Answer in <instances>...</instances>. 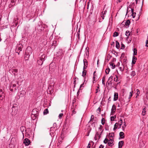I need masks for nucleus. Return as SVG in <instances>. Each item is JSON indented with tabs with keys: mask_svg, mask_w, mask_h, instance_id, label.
I'll return each mask as SVG.
<instances>
[{
	"mask_svg": "<svg viewBox=\"0 0 148 148\" xmlns=\"http://www.w3.org/2000/svg\"><path fill=\"white\" fill-rule=\"evenodd\" d=\"M126 40L128 41V42H130L131 41V40L130 39H129L128 36H127L126 38Z\"/></svg>",
	"mask_w": 148,
	"mask_h": 148,
	"instance_id": "nucleus-39",
	"label": "nucleus"
},
{
	"mask_svg": "<svg viewBox=\"0 0 148 148\" xmlns=\"http://www.w3.org/2000/svg\"><path fill=\"white\" fill-rule=\"evenodd\" d=\"M91 128H90V130H88V132H87V136H89V133H90V132L91 131Z\"/></svg>",
	"mask_w": 148,
	"mask_h": 148,
	"instance_id": "nucleus-40",
	"label": "nucleus"
},
{
	"mask_svg": "<svg viewBox=\"0 0 148 148\" xmlns=\"http://www.w3.org/2000/svg\"><path fill=\"white\" fill-rule=\"evenodd\" d=\"M105 130H109V127L108 126L105 127Z\"/></svg>",
	"mask_w": 148,
	"mask_h": 148,
	"instance_id": "nucleus-53",
	"label": "nucleus"
},
{
	"mask_svg": "<svg viewBox=\"0 0 148 148\" xmlns=\"http://www.w3.org/2000/svg\"><path fill=\"white\" fill-rule=\"evenodd\" d=\"M9 72L11 73H12L15 75L16 73L18 72V69H12L9 70Z\"/></svg>",
	"mask_w": 148,
	"mask_h": 148,
	"instance_id": "nucleus-6",
	"label": "nucleus"
},
{
	"mask_svg": "<svg viewBox=\"0 0 148 148\" xmlns=\"http://www.w3.org/2000/svg\"><path fill=\"white\" fill-rule=\"evenodd\" d=\"M25 128V127L24 126H22L21 128V130L22 129H23V131H24V129Z\"/></svg>",
	"mask_w": 148,
	"mask_h": 148,
	"instance_id": "nucleus-56",
	"label": "nucleus"
},
{
	"mask_svg": "<svg viewBox=\"0 0 148 148\" xmlns=\"http://www.w3.org/2000/svg\"><path fill=\"white\" fill-rule=\"evenodd\" d=\"M118 123H116L114 125V127L113 128V130L114 131L116 129H118Z\"/></svg>",
	"mask_w": 148,
	"mask_h": 148,
	"instance_id": "nucleus-16",
	"label": "nucleus"
},
{
	"mask_svg": "<svg viewBox=\"0 0 148 148\" xmlns=\"http://www.w3.org/2000/svg\"><path fill=\"white\" fill-rule=\"evenodd\" d=\"M146 112V109L145 108H144L143 110L142 113V115L143 116L145 115V114Z\"/></svg>",
	"mask_w": 148,
	"mask_h": 148,
	"instance_id": "nucleus-25",
	"label": "nucleus"
},
{
	"mask_svg": "<svg viewBox=\"0 0 148 148\" xmlns=\"http://www.w3.org/2000/svg\"><path fill=\"white\" fill-rule=\"evenodd\" d=\"M84 85V83H83L82 84H81L79 88V90H81V88L82 87H84L83 85Z\"/></svg>",
	"mask_w": 148,
	"mask_h": 148,
	"instance_id": "nucleus-44",
	"label": "nucleus"
},
{
	"mask_svg": "<svg viewBox=\"0 0 148 148\" xmlns=\"http://www.w3.org/2000/svg\"><path fill=\"white\" fill-rule=\"evenodd\" d=\"M99 89V87L98 86L97 87V88L96 89V93H97L98 92V90Z\"/></svg>",
	"mask_w": 148,
	"mask_h": 148,
	"instance_id": "nucleus-57",
	"label": "nucleus"
},
{
	"mask_svg": "<svg viewBox=\"0 0 148 148\" xmlns=\"http://www.w3.org/2000/svg\"><path fill=\"white\" fill-rule=\"evenodd\" d=\"M104 146L102 145H101L99 147V148H103Z\"/></svg>",
	"mask_w": 148,
	"mask_h": 148,
	"instance_id": "nucleus-58",
	"label": "nucleus"
},
{
	"mask_svg": "<svg viewBox=\"0 0 148 148\" xmlns=\"http://www.w3.org/2000/svg\"><path fill=\"white\" fill-rule=\"evenodd\" d=\"M23 45L21 44H19L18 45L16 48L15 49V52L16 53H18V55L19 54L20 52L22 51Z\"/></svg>",
	"mask_w": 148,
	"mask_h": 148,
	"instance_id": "nucleus-4",
	"label": "nucleus"
},
{
	"mask_svg": "<svg viewBox=\"0 0 148 148\" xmlns=\"http://www.w3.org/2000/svg\"><path fill=\"white\" fill-rule=\"evenodd\" d=\"M12 109V116L15 115L17 114L18 111V105L15 103L13 104Z\"/></svg>",
	"mask_w": 148,
	"mask_h": 148,
	"instance_id": "nucleus-1",
	"label": "nucleus"
},
{
	"mask_svg": "<svg viewBox=\"0 0 148 148\" xmlns=\"http://www.w3.org/2000/svg\"><path fill=\"white\" fill-rule=\"evenodd\" d=\"M15 4V3L13 0H12L11 2V3L9 5L10 7H11L12 6H14Z\"/></svg>",
	"mask_w": 148,
	"mask_h": 148,
	"instance_id": "nucleus-21",
	"label": "nucleus"
},
{
	"mask_svg": "<svg viewBox=\"0 0 148 148\" xmlns=\"http://www.w3.org/2000/svg\"><path fill=\"white\" fill-rule=\"evenodd\" d=\"M116 48L117 49H119L120 48V45L119 43L117 41H116Z\"/></svg>",
	"mask_w": 148,
	"mask_h": 148,
	"instance_id": "nucleus-19",
	"label": "nucleus"
},
{
	"mask_svg": "<svg viewBox=\"0 0 148 148\" xmlns=\"http://www.w3.org/2000/svg\"><path fill=\"white\" fill-rule=\"evenodd\" d=\"M92 123H91V125L93 127H94L95 126V122H94V120H93V121L92 122Z\"/></svg>",
	"mask_w": 148,
	"mask_h": 148,
	"instance_id": "nucleus-41",
	"label": "nucleus"
},
{
	"mask_svg": "<svg viewBox=\"0 0 148 148\" xmlns=\"http://www.w3.org/2000/svg\"><path fill=\"white\" fill-rule=\"evenodd\" d=\"M95 76H93V83H94V81H95Z\"/></svg>",
	"mask_w": 148,
	"mask_h": 148,
	"instance_id": "nucleus-52",
	"label": "nucleus"
},
{
	"mask_svg": "<svg viewBox=\"0 0 148 148\" xmlns=\"http://www.w3.org/2000/svg\"><path fill=\"white\" fill-rule=\"evenodd\" d=\"M110 71V69L109 68L106 69L105 71V72H106V74H108Z\"/></svg>",
	"mask_w": 148,
	"mask_h": 148,
	"instance_id": "nucleus-30",
	"label": "nucleus"
},
{
	"mask_svg": "<svg viewBox=\"0 0 148 148\" xmlns=\"http://www.w3.org/2000/svg\"><path fill=\"white\" fill-rule=\"evenodd\" d=\"M123 143V141H120L119 142L118 144V148H121L122 147Z\"/></svg>",
	"mask_w": 148,
	"mask_h": 148,
	"instance_id": "nucleus-13",
	"label": "nucleus"
},
{
	"mask_svg": "<svg viewBox=\"0 0 148 148\" xmlns=\"http://www.w3.org/2000/svg\"><path fill=\"white\" fill-rule=\"evenodd\" d=\"M126 125L125 124L123 126H122V128H124V127H126Z\"/></svg>",
	"mask_w": 148,
	"mask_h": 148,
	"instance_id": "nucleus-64",
	"label": "nucleus"
},
{
	"mask_svg": "<svg viewBox=\"0 0 148 148\" xmlns=\"http://www.w3.org/2000/svg\"><path fill=\"white\" fill-rule=\"evenodd\" d=\"M136 62V61L135 60H132V64H135V63Z\"/></svg>",
	"mask_w": 148,
	"mask_h": 148,
	"instance_id": "nucleus-51",
	"label": "nucleus"
},
{
	"mask_svg": "<svg viewBox=\"0 0 148 148\" xmlns=\"http://www.w3.org/2000/svg\"><path fill=\"white\" fill-rule=\"evenodd\" d=\"M133 92L132 91L130 92V95H129V99H130L131 98V97L132 96V93H133Z\"/></svg>",
	"mask_w": 148,
	"mask_h": 148,
	"instance_id": "nucleus-38",
	"label": "nucleus"
},
{
	"mask_svg": "<svg viewBox=\"0 0 148 148\" xmlns=\"http://www.w3.org/2000/svg\"><path fill=\"white\" fill-rule=\"evenodd\" d=\"M84 64V66H86V67H87L88 65V62L86 60L84 59L83 60Z\"/></svg>",
	"mask_w": 148,
	"mask_h": 148,
	"instance_id": "nucleus-20",
	"label": "nucleus"
},
{
	"mask_svg": "<svg viewBox=\"0 0 148 148\" xmlns=\"http://www.w3.org/2000/svg\"><path fill=\"white\" fill-rule=\"evenodd\" d=\"M103 127V126L101 125H100L99 127V130H101L102 129Z\"/></svg>",
	"mask_w": 148,
	"mask_h": 148,
	"instance_id": "nucleus-46",
	"label": "nucleus"
},
{
	"mask_svg": "<svg viewBox=\"0 0 148 148\" xmlns=\"http://www.w3.org/2000/svg\"><path fill=\"white\" fill-rule=\"evenodd\" d=\"M113 78V76H110L108 79L107 82V84H108L109 85L110 84H112V79Z\"/></svg>",
	"mask_w": 148,
	"mask_h": 148,
	"instance_id": "nucleus-9",
	"label": "nucleus"
},
{
	"mask_svg": "<svg viewBox=\"0 0 148 148\" xmlns=\"http://www.w3.org/2000/svg\"><path fill=\"white\" fill-rule=\"evenodd\" d=\"M99 134L98 133V132H97L96 133V134H95V136H98L99 135Z\"/></svg>",
	"mask_w": 148,
	"mask_h": 148,
	"instance_id": "nucleus-59",
	"label": "nucleus"
},
{
	"mask_svg": "<svg viewBox=\"0 0 148 148\" xmlns=\"http://www.w3.org/2000/svg\"><path fill=\"white\" fill-rule=\"evenodd\" d=\"M137 60V58H136V57H135V56H133L132 57V60Z\"/></svg>",
	"mask_w": 148,
	"mask_h": 148,
	"instance_id": "nucleus-48",
	"label": "nucleus"
},
{
	"mask_svg": "<svg viewBox=\"0 0 148 148\" xmlns=\"http://www.w3.org/2000/svg\"><path fill=\"white\" fill-rule=\"evenodd\" d=\"M105 78H106V76H104L103 78L102 79V83L104 85H105Z\"/></svg>",
	"mask_w": 148,
	"mask_h": 148,
	"instance_id": "nucleus-28",
	"label": "nucleus"
},
{
	"mask_svg": "<svg viewBox=\"0 0 148 148\" xmlns=\"http://www.w3.org/2000/svg\"><path fill=\"white\" fill-rule=\"evenodd\" d=\"M101 17H102L103 19H104V16L103 14H102V15H101Z\"/></svg>",
	"mask_w": 148,
	"mask_h": 148,
	"instance_id": "nucleus-60",
	"label": "nucleus"
},
{
	"mask_svg": "<svg viewBox=\"0 0 148 148\" xmlns=\"http://www.w3.org/2000/svg\"><path fill=\"white\" fill-rule=\"evenodd\" d=\"M133 56L136 55H137V49L136 48H134L133 50Z\"/></svg>",
	"mask_w": 148,
	"mask_h": 148,
	"instance_id": "nucleus-24",
	"label": "nucleus"
},
{
	"mask_svg": "<svg viewBox=\"0 0 148 148\" xmlns=\"http://www.w3.org/2000/svg\"><path fill=\"white\" fill-rule=\"evenodd\" d=\"M49 91V94L51 93L52 92V90H50V88H49L47 89V91Z\"/></svg>",
	"mask_w": 148,
	"mask_h": 148,
	"instance_id": "nucleus-47",
	"label": "nucleus"
},
{
	"mask_svg": "<svg viewBox=\"0 0 148 148\" xmlns=\"http://www.w3.org/2000/svg\"><path fill=\"white\" fill-rule=\"evenodd\" d=\"M65 51L62 49H59V51L57 52V56L61 59L64 55Z\"/></svg>",
	"mask_w": 148,
	"mask_h": 148,
	"instance_id": "nucleus-3",
	"label": "nucleus"
},
{
	"mask_svg": "<svg viewBox=\"0 0 148 148\" xmlns=\"http://www.w3.org/2000/svg\"><path fill=\"white\" fill-rule=\"evenodd\" d=\"M136 91H137V96H138V95L139 94H140V91L138 89H137L136 90Z\"/></svg>",
	"mask_w": 148,
	"mask_h": 148,
	"instance_id": "nucleus-49",
	"label": "nucleus"
},
{
	"mask_svg": "<svg viewBox=\"0 0 148 148\" xmlns=\"http://www.w3.org/2000/svg\"><path fill=\"white\" fill-rule=\"evenodd\" d=\"M110 66H112V69H114L115 68V64H114V63L111 62V63H110Z\"/></svg>",
	"mask_w": 148,
	"mask_h": 148,
	"instance_id": "nucleus-31",
	"label": "nucleus"
},
{
	"mask_svg": "<svg viewBox=\"0 0 148 148\" xmlns=\"http://www.w3.org/2000/svg\"><path fill=\"white\" fill-rule=\"evenodd\" d=\"M124 133L123 132H120L119 133V136L122 138H124Z\"/></svg>",
	"mask_w": 148,
	"mask_h": 148,
	"instance_id": "nucleus-18",
	"label": "nucleus"
},
{
	"mask_svg": "<svg viewBox=\"0 0 148 148\" xmlns=\"http://www.w3.org/2000/svg\"><path fill=\"white\" fill-rule=\"evenodd\" d=\"M116 107L115 105L113 104L112 107V108L111 110V114L112 115H113V113H114L116 111Z\"/></svg>",
	"mask_w": 148,
	"mask_h": 148,
	"instance_id": "nucleus-7",
	"label": "nucleus"
},
{
	"mask_svg": "<svg viewBox=\"0 0 148 148\" xmlns=\"http://www.w3.org/2000/svg\"><path fill=\"white\" fill-rule=\"evenodd\" d=\"M145 46L147 47H148V40H146Z\"/></svg>",
	"mask_w": 148,
	"mask_h": 148,
	"instance_id": "nucleus-45",
	"label": "nucleus"
},
{
	"mask_svg": "<svg viewBox=\"0 0 148 148\" xmlns=\"http://www.w3.org/2000/svg\"><path fill=\"white\" fill-rule=\"evenodd\" d=\"M91 144L89 143L88 144V146L87 147V148H90V147Z\"/></svg>",
	"mask_w": 148,
	"mask_h": 148,
	"instance_id": "nucleus-54",
	"label": "nucleus"
},
{
	"mask_svg": "<svg viewBox=\"0 0 148 148\" xmlns=\"http://www.w3.org/2000/svg\"><path fill=\"white\" fill-rule=\"evenodd\" d=\"M46 56L45 54H42L39 59L38 60L37 62L38 64L41 65L43 63V62L45 60Z\"/></svg>",
	"mask_w": 148,
	"mask_h": 148,
	"instance_id": "nucleus-2",
	"label": "nucleus"
},
{
	"mask_svg": "<svg viewBox=\"0 0 148 148\" xmlns=\"http://www.w3.org/2000/svg\"><path fill=\"white\" fill-rule=\"evenodd\" d=\"M130 35V32L129 31H127L125 33V35L126 36H128Z\"/></svg>",
	"mask_w": 148,
	"mask_h": 148,
	"instance_id": "nucleus-32",
	"label": "nucleus"
},
{
	"mask_svg": "<svg viewBox=\"0 0 148 148\" xmlns=\"http://www.w3.org/2000/svg\"><path fill=\"white\" fill-rule=\"evenodd\" d=\"M16 86V85L15 84H11L10 87H12V88H14V89L15 90H16V88H15V87Z\"/></svg>",
	"mask_w": 148,
	"mask_h": 148,
	"instance_id": "nucleus-29",
	"label": "nucleus"
},
{
	"mask_svg": "<svg viewBox=\"0 0 148 148\" xmlns=\"http://www.w3.org/2000/svg\"><path fill=\"white\" fill-rule=\"evenodd\" d=\"M63 114L62 113H60L59 114L58 117H59V119L61 118V117L63 115Z\"/></svg>",
	"mask_w": 148,
	"mask_h": 148,
	"instance_id": "nucleus-42",
	"label": "nucleus"
},
{
	"mask_svg": "<svg viewBox=\"0 0 148 148\" xmlns=\"http://www.w3.org/2000/svg\"><path fill=\"white\" fill-rule=\"evenodd\" d=\"M86 70H83L82 72V76L84 77L86 75Z\"/></svg>",
	"mask_w": 148,
	"mask_h": 148,
	"instance_id": "nucleus-27",
	"label": "nucleus"
},
{
	"mask_svg": "<svg viewBox=\"0 0 148 148\" xmlns=\"http://www.w3.org/2000/svg\"><path fill=\"white\" fill-rule=\"evenodd\" d=\"M105 119L102 118L101 120V123L102 125H104L105 124Z\"/></svg>",
	"mask_w": 148,
	"mask_h": 148,
	"instance_id": "nucleus-34",
	"label": "nucleus"
},
{
	"mask_svg": "<svg viewBox=\"0 0 148 148\" xmlns=\"http://www.w3.org/2000/svg\"><path fill=\"white\" fill-rule=\"evenodd\" d=\"M76 113V111L74 110H73L72 111V115H73V114H75Z\"/></svg>",
	"mask_w": 148,
	"mask_h": 148,
	"instance_id": "nucleus-50",
	"label": "nucleus"
},
{
	"mask_svg": "<svg viewBox=\"0 0 148 148\" xmlns=\"http://www.w3.org/2000/svg\"><path fill=\"white\" fill-rule=\"evenodd\" d=\"M32 53V49L30 47H28L25 50V54L26 56V57H29L30 55Z\"/></svg>",
	"mask_w": 148,
	"mask_h": 148,
	"instance_id": "nucleus-5",
	"label": "nucleus"
},
{
	"mask_svg": "<svg viewBox=\"0 0 148 148\" xmlns=\"http://www.w3.org/2000/svg\"><path fill=\"white\" fill-rule=\"evenodd\" d=\"M114 118L113 116H111L110 117V120L111 121H114Z\"/></svg>",
	"mask_w": 148,
	"mask_h": 148,
	"instance_id": "nucleus-43",
	"label": "nucleus"
},
{
	"mask_svg": "<svg viewBox=\"0 0 148 148\" xmlns=\"http://www.w3.org/2000/svg\"><path fill=\"white\" fill-rule=\"evenodd\" d=\"M118 97V94L117 93L115 92L114 94V98L113 100L114 101H116Z\"/></svg>",
	"mask_w": 148,
	"mask_h": 148,
	"instance_id": "nucleus-11",
	"label": "nucleus"
},
{
	"mask_svg": "<svg viewBox=\"0 0 148 148\" xmlns=\"http://www.w3.org/2000/svg\"><path fill=\"white\" fill-rule=\"evenodd\" d=\"M94 116L93 115H92L91 116L90 119L88 123H90L91 121H92V122L93 121V120H94Z\"/></svg>",
	"mask_w": 148,
	"mask_h": 148,
	"instance_id": "nucleus-33",
	"label": "nucleus"
},
{
	"mask_svg": "<svg viewBox=\"0 0 148 148\" xmlns=\"http://www.w3.org/2000/svg\"><path fill=\"white\" fill-rule=\"evenodd\" d=\"M103 130H102V131H101V132L100 133V136H101L102 135V133L103 132Z\"/></svg>",
	"mask_w": 148,
	"mask_h": 148,
	"instance_id": "nucleus-62",
	"label": "nucleus"
},
{
	"mask_svg": "<svg viewBox=\"0 0 148 148\" xmlns=\"http://www.w3.org/2000/svg\"><path fill=\"white\" fill-rule=\"evenodd\" d=\"M119 34L118 33L116 32H115L113 36L114 37L117 36H119Z\"/></svg>",
	"mask_w": 148,
	"mask_h": 148,
	"instance_id": "nucleus-26",
	"label": "nucleus"
},
{
	"mask_svg": "<svg viewBox=\"0 0 148 148\" xmlns=\"http://www.w3.org/2000/svg\"><path fill=\"white\" fill-rule=\"evenodd\" d=\"M5 94L4 93L3 90L1 89H0V99L1 98L3 99L5 97Z\"/></svg>",
	"mask_w": 148,
	"mask_h": 148,
	"instance_id": "nucleus-10",
	"label": "nucleus"
},
{
	"mask_svg": "<svg viewBox=\"0 0 148 148\" xmlns=\"http://www.w3.org/2000/svg\"><path fill=\"white\" fill-rule=\"evenodd\" d=\"M90 143L91 144H92V145H94V143L92 141L91 142H90Z\"/></svg>",
	"mask_w": 148,
	"mask_h": 148,
	"instance_id": "nucleus-63",
	"label": "nucleus"
},
{
	"mask_svg": "<svg viewBox=\"0 0 148 148\" xmlns=\"http://www.w3.org/2000/svg\"><path fill=\"white\" fill-rule=\"evenodd\" d=\"M23 143L26 145H28L30 143V141L28 138H25L24 140Z\"/></svg>",
	"mask_w": 148,
	"mask_h": 148,
	"instance_id": "nucleus-8",
	"label": "nucleus"
},
{
	"mask_svg": "<svg viewBox=\"0 0 148 148\" xmlns=\"http://www.w3.org/2000/svg\"><path fill=\"white\" fill-rule=\"evenodd\" d=\"M114 140L112 139H110L109 140V142H108V144L109 146H112L114 144L113 143V142Z\"/></svg>",
	"mask_w": 148,
	"mask_h": 148,
	"instance_id": "nucleus-12",
	"label": "nucleus"
},
{
	"mask_svg": "<svg viewBox=\"0 0 148 148\" xmlns=\"http://www.w3.org/2000/svg\"><path fill=\"white\" fill-rule=\"evenodd\" d=\"M123 121L122 120H120L119 121L118 123V129L120 128L121 127V125L122 124Z\"/></svg>",
	"mask_w": 148,
	"mask_h": 148,
	"instance_id": "nucleus-14",
	"label": "nucleus"
},
{
	"mask_svg": "<svg viewBox=\"0 0 148 148\" xmlns=\"http://www.w3.org/2000/svg\"><path fill=\"white\" fill-rule=\"evenodd\" d=\"M49 111L48 109H46L44 110L43 112V114L44 115L47 114L48 113Z\"/></svg>",
	"mask_w": 148,
	"mask_h": 148,
	"instance_id": "nucleus-23",
	"label": "nucleus"
},
{
	"mask_svg": "<svg viewBox=\"0 0 148 148\" xmlns=\"http://www.w3.org/2000/svg\"><path fill=\"white\" fill-rule=\"evenodd\" d=\"M136 75V73L135 71H133L131 73V75L132 77Z\"/></svg>",
	"mask_w": 148,
	"mask_h": 148,
	"instance_id": "nucleus-22",
	"label": "nucleus"
},
{
	"mask_svg": "<svg viewBox=\"0 0 148 148\" xmlns=\"http://www.w3.org/2000/svg\"><path fill=\"white\" fill-rule=\"evenodd\" d=\"M115 77H114V81H115V82H118V78L117 76L115 75Z\"/></svg>",
	"mask_w": 148,
	"mask_h": 148,
	"instance_id": "nucleus-35",
	"label": "nucleus"
},
{
	"mask_svg": "<svg viewBox=\"0 0 148 148\" xmlns=\"http://www.w3.org/2000/svg\"><path fill=\"white\" fill-rule=\"evenodd\" d=\"M76 81V80H74V81H73V84H74V87H75L76 84V83L75 82Z\"/></svg>",
	"mask_w": 148,
	"mask_h": 148,
	"instance_id": "nucleus-55",
	"label": "nucleus"
},
{
	"mask_svg": "<svg viewBox=\"0 0 148 148\" xmlns=\"http://www.w3.org/2000/svg\"><path fill=\"white\" fill-rule=\"evenodd\" d=\"M109 140L107 138H106L103 141V143L105 144H106L108 142Z\"/></svg>",
	"mask_w": 148,
	"mask_h": 148,
	"instance_id": "nucleus-36",
	"label": "nucleus"
},
{
	"mask_svg": "<svg viewBox=\"0 0 148 148\" xmlns=\"http://www.w3.org/2000/svg\"><path fill=\"white\" fill-rule=\"evenodd\" d=\"M125 47V45L122 43L121 44V49H124Z\"/></svg>",
	"mask_w": 148,
	"mask_h": 148,
	"instance_id": "nucleus-37",
	"label": "nucleus"
},
{
	"mask_svg": "<svg viewBox=\"0 0 148 148\" xmlns=\"http://www.w3.org/2000/svg\"><path fill=\"white\" fill-rule=\"evenodd\" d=\"M131 12L132 13L131 16H132L133 18H134L135 17V16L134 15V14H136V13L134 12V10L133 9H131Z\"/></svg>",
	"mask_w": 148,
	"mask_h": 148,
	"instance_id": "nucleus-15",
	"label": "nucleus"
},
{
	"mask_svg": "<svg viewBox=\"0 0 148 148\" xmlns=\"http://www.w3.org/2000/svg\"><path fill=\"white\" fill-rule=\"evenodd\" d=\"M130 23V20H127L126 22H125V25L126 26H128V27H129V25Z\"/></svg>",
	"mask_w": 148,
	"mask_h": 148,
	"instance_id": "nucleus-17",
	"label": "nucleus"
},
{
	"mask_svg": "<svg viewBox=\"0 0 148 148\" xmlns=\"http://www.w3.org/2000/svg\"><path fill=\"white\" fill-rule=\"evenodd\" d=\"M86 67H86V66H84V65L83 68V70H85L86 69Z\"/></svg>",
	"mask_w": 148,
	"mask_h": 148,
	"instance_id": "nucleus-61",
	"label": "nucleus"
}]
</instances>
